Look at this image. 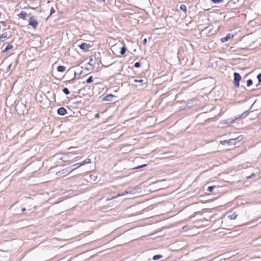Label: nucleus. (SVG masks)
<instances>
[{
	"mask_svg": "<svg viewBox=\"0 0 261 261\" xmlns=\"http://www.w3.org/2000/svg\"><path fill=\"white\" fill-rule=\"evenodd\" d=\"M75 169V168L67 167L56 172V175L60 177L69 174L70 172Z\"/></svg>",
	"mask_w": 261,
	"mask_h": 261,
	"instance_id": "1",
	"label": "nucleus"
},
{
	"mask_svg": "<svg viewBox=\"0 0 261 261\" xmlns=\"http://www.w3.org/2000/svg\"><path fill=\"white\" fill-rule=\"evenodd\" d=\"M214 186H209L207 188V191L210 192H213L214 189Z\"/></svg>",
	"mask_w": 261,
	"mask_h": 261,
	"instance_id": "23",
	"label": "nucleus"
},
{
	"mask_svg": "<svg viewBox=\"0 0 261 261\" xmlns=\"http://www.w3.org/2000/svg\"><path fill=\"white\" fill-rule=\"evenodd\" d=\"M126 47H125L124 46H122L121 47V50H120V54L121 55H124L126 51Z\"/></svg>",
	"mask_w": 261,
	"mask_h": 261,
	"instance_id": "14",
	"label": "nucleus"
},
{
	"mask_svg": "<svg viewBox=\"0 0 261 261\" xmlns=\"http://www.w3.org/2000/svg\"><path fill=\"white\" fill-rule=\"evenodd\" d=\"M114 97V96L111 94H108L104 97L103 99L106 101H111L113 100V98Z\"/></svg>",
	"mask_w": 261,
	"mask_h": 261,
	"instance_id": "11",
	"label": "nucleus"
},
{
	"mask_svg": "<svg viewBox=\"0 0 261 261\" xmlns=\"http://www.w3.org/2000/svg\"><path fill=\"white\" fill-rule=\"evenodd\" d=\"M248 114H249V111H248V110L246 111H245L243 113H242L240 116H239L238 118H241V117H243V116H244V117H245V116H246Z\"/></svg>",
	"mask_w": 261,
	"mask_h": 261,
	"instance_id": "20",
	"label": "nucleus"
},
{
	"mask_svg": "<svg viewBox=\"0 0 261 261\" xmlns=\"http://www.w3.org/2000/svg\"><path fill=\"white\" fill-rule=\"evenodd\" d=\"M85 163H84V161H83L81 163H77V166L76 167V168H79V167L81 166H83L84 165H85Z\"/></svg>",
	"mask_w": 261,
	"mask_h": 261,
	"instance_id": "30",
	"label": "nucleus"
},
{
	"mask_svg": "<svg viewBox=\"0 0 261 261\" xmlns=\"http://www.w3.org/2000/svg\"><path fill=\"white\" fill-rule=\"evenodd\" d=\"M241 80V76L240 74L238 72L233 73V84L235 87H239L240 84L239 82Z\"/></svg>",
	"mask_w": 261,
	"mask_h": 261,
	"instance_id": "2",
	"label": "nucleus"
},
{
	"mask_svg": "<svg viewBox=\"0 0 261 261\" xmlns=\"http://www.w3.org/2000/svg\"><path fill=\"white\" fill-rule=\"evenodd\" d=\"M55 12V9H54V8H51V9H50V15L53 14V13H54Z\"/></svg>",
	"mask_w": 261,
	"mask_h": 261,
	"instance_id": "34",
	"label": "nucleus"
},
{
	"mask_svg": "<svg viewBox=\"0 0 261 261\" xmlns=\"http://www.w3.org/2000/svg\"><path fill=\"white\" fill-rule=\"evenodd\" d=\"M252 81L251 79H249L247 81V86L248 87H249L250 86L252 85Z\"/></svg>",
	"mask_w": 261,
	"mask_h": 261,
	"instance_id": "21",
	"label": "nucleus"
},
{
	"mask_svg": "<svg viewBox=\"0 0 261 261\" xmlns=\"http://www.w3.org/2000/svg\"><path fill=\"white\" fill-rule=\"evenodd\" d=\"M233 37V35L231 36V37ZM230 38H231L230 35L229 34H227L225 37L221 38V42L223 43L227 42L229 40V39H230Z\"/></svg>",
	"mask_w": 261,
	"mask_h": 261,
	"instance_id": "9",
	"label": "nucleus"
},
{
	"mask_svg": "<svg viewBox=\"0 0 261 261\" xmlns=\"http://www.w3.org/2000/svg\"><path fill=\"white\" fill-rule=\"evenodd\" d=\"M102 2H105V0H102Z\"/></svg>",
	"mask_w": 261,
	"mask_h": 261,
	"instance_id": "43",
	"label": "nucleus"
},
{
	"mask_svg": "<svg viewBox=\"0 0 261 261\" xmlns=\"http://www.w3.org/2000/svg\"><path fill=\"white\" fill-rule=\"evenodd\" d=\"M13 46L11 44H8L6 48L2 51V53H5L8 50L13 48Z\"/></svg>",
	"mask_w": 261,
	"mask_h": 261,
	"instance_id": "12",
	"label": "nucleus"
},
{
	"mask_svg": "<svg viewBox=\"0 0 261 261\" xmlns=\"http://www.w3.org/2000/svg\"><path fill=\"white\" fill-rule=\"evenodd\" d=\"M26 211V208H24H24H22L21 209V211H22V212H24V211Z\"/></svg>",
	"mask_w": 261,
	"mask_h": 261,
	"instance_id": "39",
	"label": "nucleus"
},
{
	"mask_svg": "<svg viewBox=\"0 0 261 261\" xmlns=\"http://www.w3.org/2000/svg\"><path fill=\"white\" fill-rule=\"evenodd\" d=\"M93 82V77L92 76H89L86 80V83L88 84L91 83Z\"/></svg>",
	"mask_w": 261,
	"mask_h": 261,
	"instance_id": "19",
	"label": "nucleus"
},
{
	"mask_svg": "<svg viewBox=\"0 0 261 261\" xmlns=\"http://www.w3.org/2000/svg\"><path fill=\"white\" fill-rule=\"evenodd\" d=\"M242 139V136H239L238 137L230 139L228 140V144L230 145H234L236 143V141L238 140L239 141H241Z\"/></svg>",
	"mask_w": 261,
	"mask_h": 261,
	"instance_id": "5",
	"label": "nucleus"
},
{
	"mask_svg": "<svg viewBox=\"0 0 261 261\" xmlns=\"http://www.w3.org/2000/svg\"><path fill=\"white\" fill-rule=\"evenodd\" d=\"M180 10L184 11L185 13L187 12V7L185 5L182 4L180 6Z\"/></svg>",
	"mask_w": 261,
	"mask_h": 261,
	"instance_id": "15",
	"label": "nucleus"
},
{
	"mask_svg": "<svg viewBox=\"0 0 261 261\" xmlns=\"http://www.w3.org/2000/svg\"><path fill=\"white\" fill-rule=\"evenodd\" d=\"M76 75V73L75 72H74V76L73 79L70 80H68V81H67V83H72V82L74 80L75 78V76Z\"/></svg>",
	"mask_w": 261,
	"mask_h": 261,
	"instance_id": "25",
	"label": "nucleus"
},
{
	"mask_svg": "<svg viewBox=\"0 0 261 261\" xmlns=\"http://www.w3.org/2000/svg\"><path fill=\"white\" fill-rule=\"evenodd\" d=\"M94 58H95V60L97 61H98V57H97V58H96V57L95 56V57H94Z\"/></svg>",
	"mask_w": 261,
	"mask_h": 261,
	"instance_id": "41",
	"label": "nucleus"
},
{
	"mask_svg": "<svg viewBox=\"0 0 261 261\" xmlns=\"http://www.w3.org/2000/svg\"><path fill=\"white\" fill-rule=\"evenodd\" d=\"M95 64V62H93V60L92 58H91L90 59L89 62L88 63V64L90 66H92Z\"/></svg>",
	"mask_w": 261,
	"mask_h": 261,
	"instance_id": "24",
	"label": "nucleus"
},
{
	"mask_svg": "<svg viewBox=\"0 0 261 261\" xmlns=\"http://www.w3.org/2000/svg\"><path fill=\"white\" fill-rule=\"evenodd\" d=\"M147 42V39L146 38L144 39L143 40V44H145Z\"/></svg>",
	"mask_w": 261,
	"mask_h": 261,
	"instance_id": "36",
	"label": "nucleus"
},
{
	"mask_svg": "<svg viewBox=\"0 0 261 261\" xmlns=\"http://www.w3.org/2000/svg\"><path fill=\"white\" fill-rule=\"evenodd\" d=\"M29 25L32 26L34 29H36L38 25L37 20L34 16H31L29 19Z\"/></svg>",
	"mask_w": 261,
	"mask_h": 261,
	"instance_id": "3",
	"label": "nucleus"
},
{
	"mask_svg": "<svg viewBox=\"0 0 261 261\" xmlns=\"http://www.w3.org/2000/svg\"><path fill=\"white\" fill-rule=\"evenodd\" d=\"M135 193V189H133V190H126L123 193H121V194L119 193L116 196L113 197L112 198H116V197L120 196H123V195H124L125 194H134Z\"/></svg>",
	"mask_w": 261,
	"mask_h": 261,
	"instance_id": "6",
	"label": "nucleus"
},
{
	"mask_svg": "<svg viewBox=\"0 0 261 261\" xmlns=\"http://www.w3.org/2000/svg\"><path fill=\"white\" fill-rule=\"evenodd\" d=\"M212 2L214 4H219L223 3L224 2V0H211Z\"/></svg>",
	"mask_w": 261,
	"mask_h": 261,
	"instance_id": "18",
	"label": "nucleus"
},
{
	"mask_svg": "<svg viewBox=\"0 0 261 261\" xmlns=\"http://www.w3.org/2000/svg\"><path fill=\"white\" fill-rule=\"evenodd\" d=\"M95 117L97 118H99V114L98 113L96 114Z\"/></svg>",
	"mask_w": 261,
	"mask_h": 261,
	"instance_id": "37",
	"label": "nucleus"
},
{
	"mask_svg": "<svg viewBox=\"0 0 261 261\" xmlns=\"http://www.w3.org/2000/svg\"><path fill=\"white\" fill-rule=\"evenodd\" d=\"M31 14H29V16H30ZM28 16V14L23 11H21L19 14L18 17L19 18L22 19L23 20H27V17Z\"/></svg>",
	"mask_w": 261,
	"mask_h": 261,
	"instance_id": "8",
	"label": "nucleus"
},
{
	"mask_svg": "<svg viewBox=\"0 0 261 261\" xmlns=\"http://www.w3.org/2000/svg\"><path fill=\"white\" fill-rule=\"evenodd\" d=\"M57 113L59 115L64 116L67 113V110L64 107H60L58 109Z\"/></svg>",
	"mask_w": 261,
	"mask_h": 261,
	"instance_id": "7",
	"label": "nucleus"
},
{
	"mask_svg": "<svg viewBox=\"0 0 261 261\" xmlns=\"http://www.w3.org/2000/svg\"><path fill=\"white\" fill-rule=\"evenodd\" d=\"M257 79L259 83L261 82V73H259L257 75Z\"/></svg>",
	"mask_w": 261,
	"mask_h": 261,
	"instance_id": "28",
	"label": "nucleus"
},
{
	"mask_svg": "<svg viewBox=\"0 0 261 261\" xmlns=\"http://www.w3.org/2000/svg\"><path fill=\"white\" fill-rule=\"evenodd\" d=\"M1 23L3 24L4 26H6V23L5 21H1Z\"/></svg>",
	"mask_w": 261,
	"mask_h": 261,
	"instance_id": "38",
	"label": "nucleus"
},
{
	"mask_svg": "<svg viewBox=\"0 0 261 261\" xmlns=\"http://www.w3.org/2000/svg\"><path fill=\"white\" fill-rule=\"evenodd\" d=\"M220 144L222 145H225V144H228V140H222L220 141Z\"/></svg>",
	"mask_w": 261,
	"mask_h": 261,
	"instance_id": "29",
	"label": "nucleus"
},
{
	"mask_svg": "<svg viewBox=\"0 0 261 261\" xmlns=\"http://www.w3.org/2000/svg\"><path fill=\"white\" fill-rule=\"evenodd\" d=\"M1 15H2V13L0 12V16H1Z\"/></svg>",
	"mask_w": 261,
	"mask_h": 261,
	"instance_id": "42",
	"label": "nucleus"
},
{
	"mask_svg": "<svg viewBox=\"0 0 261 261\" xmlns=\"http://www.w3.org/2000/svg\"><path fill=\"white\" fill-rule=\"evenodd\" d=\"M7 37V33H4L0 36V40L2 38H6Z\"/></svg>",
	"mask_w": 261,
	"mask_h": 261,
	"instance_id": "22",
	"label": "nucleus"
},
{
	"mask_svg": "<svg viewBox=\"0 0 261 261\" xmlns=\"http://www.w3.org/2000/svg\"><path fill=\"white\" fill-rule=\"evenodd\" d=\"M80 48L85 51H88L89 48L91 47V45L86 42H83L79 45Z\"/></svg>",
	"mask_w": 261,
	"mask_h": 261,
	"instance_id": "4",
	"label": "nucleus"
},
{
	"mask_svg": "<svg viewBox=\"0 0 261 261\" xmlns=\"http://www.w3.org/2000/svg\"><path fill=\"white\" fill-rule=\"evenodd\" d=\"M62 91H63V92L65 94H66V95H68V94L70 93V92H69V89H68L67 88H66V87L64 88L63 89V90H62Z\"/></svg>",
	"mask_w": 261,
	"mask_h": 261,
	"instance_id": "17",
	"label": "nucleus"
},
{
	"mask_svg": "<svg viewBox=\"0 0 261 261\" xmlns=\"http://www.w3.org/2000/svg\"><path fill=\"white\" fill-rule=\"evenodd\" d=\"M84 161V163L85 164H89V163H91V160L89 158L86 159Z\"/></svg>",
	"mask_w": 261,
	"mask_h": 261,
	"instance_id": "26",
	"label": "nucleus"
},
{
	"mask_svg": "<svg viewBox=\"0 0 261 261\" xmlns=\"http://www.w3.org/2000/svg\"><path fill=\"white\" fill-rule=\"evenodd\" d=\"M162 257V255H161L160 254H156L153 256L152 259L154 260H158V259L161 258Z\"/></svg>",
	"mask_w": 261,
	"mask_h": 261,
	"instance_id": "16",
	"label": "nucleus"
},
{
	"mask_svg": "<svg viewBox=\"0 0 261 261\" xmlns=\"http://www.w3.org/2000/svg\"><path fill=\"white\" fill-rule=\"evenodd\" d=\"M238 118H236L234 119L231 120L230 119H227L226 120H224L223 121V124H226L229 123H233L235 122V120L237 119Z\"/></svg>",
	"mask_w": 261,
	"mask_h": 261,
	"instance_id": "10",
	"label": "nucleus"
},
{
	"mask_svg": "<svg viewBox=\"0 0 261 261\" xmlns=\"http://www.w3.org/2000/svg\"><path fill=\"white\" fill-rule=\"evenodd\" d=\"M134 82H135V83H142L143 82V80L142 79H140V80H134Z\"/></svg>",
	"mask_w": 261,
	"mask_h": 261,
	"instance_id": "31",
	"label": "nucleus"
},
{
	"mask_svg": "<svg viewBox=\"0 0 261 261\" xmlns=\"http://www.w3.org/2000/svg\"><path fill=\"white\" fill-rule=\"evenodd\" d=\"M146 166V164L142 165L141 166H138L137 167H136L135 169H139L144 167H145Z\"/></svg>",
	"mask_w": 261,
	"mask_h": 261,
	"instance_id": "32",
	"label": "nucleus"
},
{
	"mask_svg": "<svg viewBox=\"0 0 261 261\" xmlns=\"http://www.w3.org/2000/svg\"><path fill=\"white\" fill-rule=\"evenodd\" d=\"M140 66H141V64H140V62H136L134 64V66L136 68H139L140 67Z\"/></svg>",
	"mask_w": 261,
	"mask_h": 261,
	"instance_id": "27",
	"label": "nucleus"
},
{
	"mask_svg": "<svg viewBox=\"0 0 261 261\" xmlns=\"http://www.w3.org/2000/svg\"><path fill=\"white\" fill-rule=\"evenodd\" d=\"M57 69L58 72H62L65 70L66 67L64 66L60 65L57 67Z\"/></svg>",
	"mask_w": 261,
	"mask_h": 261,
	"instance_id": "13",
	"label": "nucleus"
},
{
	"mask_svg": "<svg viewBox=\"0 0 261 261\" xmlns=\"http://www.w3.org/2000/svg\"><path fill=\"white\" fill-rule=\"evenodd\" d=\"M237 216L233 217V215H232L231 216H228V217L230 218V219H234L236 218Z\"/></svg>",
	"mask_w": 261,
	"mask_h": 261,
	"instance_id": "33",
	"label": "nucleus"
},
{
	"mask_svg": "<svg viewBox=\"0 0 261 261\" xmlns=\"http://www.w3.org/2000/svg\"><path fill=\"white\" fill-rule=\"evenodd\" d=\"M11 64H10V65L8 66V67L7 69H8V70H10V68H11Z\"/></svg>",
	"mask_w": 261,
	"mask_h": 261,
	"instance_id": "40",
	"label": "nucleus"
},
{
	"mask_svg": "<svg viewBox=\"0 0 261 261\" xmlns=\"http://www.w3.org/2000/svg\"><path fill=\"white\" fill-rule=\"evenodd\" d=\"M77 166V164H75L74 165H71V166H70L69 167H72V168H75V169H76V167Z\"/></svg>",
	"mask_w": 261,
	"mask_h": 261,
	"instance_id": "35",
	"label": "nucleus"
}]
</instances>
